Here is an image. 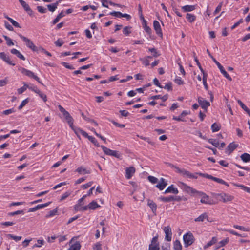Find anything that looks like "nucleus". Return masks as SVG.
Returning <instances> with one entry per match:
<instances>
[{
  "label": "nucleus",
  "mask_w": 250,
  "mask_h": 250,
  "mask_svg": "<svg viewBox=\"0 0 250 250\" xmlns=\"http://www.w3.org/2000/svg\"><path fill=\"white\" fill-rule=\"evenodd\" d=\"M170 166L172 168L175 169L176 172L179 173L184 177H187L190 179H197L198 178L197 175H200V174H203L200 172L192 173L185 169L180 168V167L173 165L170 164Z\"/></svg>",
  "instance_id": "f257e3e1"
},
{
  "label": "nucleus",
  "mask_w": 250,
  "mask_h": 250,
  "mask_svg": "<svg viewBox=\"0 0 250 250\" xmlns=\"http://www.w3.org/2000/svg\"><path fill=\"white\" fill-rule=\"evenodd\" d=\"M207 52L212 59L214 63L217 65L218 68L220 69L221 73L224 76L225 78H226L228 80L231 81L232 79L231 77L227 73V72L224 69L222 65L210 54L209 51L208 49L207 50Z\"/></svg>",
  "instance_id": "f03ea898"
},
{
  "label": "nucleus",
  "mask_w": 250,
  "mask_h": 250,
  "mask_svg": "<svg viewBox=\"0 0 250 250\" xmlns=\"http://www.w3.org/2000/svg\"><path fill=\"white\" fill-rule=\"evenodd\" d=\"M178 185L184 191L188 194L194 195L198 193V191L182 182H178Z\"/></svg>",
  "instance_id": "7ed1b4c3"
},
{
  "label": "nucleus",
  "mask_w": 250,
  "mask_h": 250,
  "mask_svg": "<svg viewBox=\"0 0 250 250\" xmlns=\"http://www.w3.org/2000/svg\"><path fill=\"white\" fill-rule=\"evenodd\" d=\"M19 37L21 39H22L26 44V45L31 49L33 51L38 52V49L37 46H36L33 43V42L27 38L22 36L21 34L19 35Z\"/></svg>",
  "instance_id": "20e7f679"
},
{
  "label": "nucleus",
  "mask_w": 250,
  "mask_h": 250,
  "mask_svg": "<svg viewBox=\"0 0 250 250\" xmlns=\"http://www.w3.org/2000/svg\"><path fill=\"white\" fill-rule=\"evenodd\" d=\"M183 240L185 247L190 246L194 242V237L192 234L188 232L184 234L183 236Z\"/></svg>",
  "instance_id": "39448f33"
},
{
  "label": "nucleus",
  "mask_w": 250,
  "mask_h": 250,
  "mask_svg": "<svg viewBox=\"0 0 250 250\" xmlns=\"http://www.w3.org/2000/svg\"><path fill=\"white\" fill-rule=\"evenodd\" d=\"M20 70L23 74L30 78H33L35 80H36L38 83H42L40 81V78L38 76L35 75L33 72L28 70L24 68H21Z\"/></svg>",
  "instance_id": "423d86ee"
},
{
  "label": "nucleus",
  "mask_w": 250,
  "mask_h": 250,
  "mask_svg": "<svg viewBox=\"0 0 250 250\" xmlns=\"http://www.w3.org/2000/svg\"><path fill=\"white\" fill-rule=\"evenodd\" d=\"M200 176L207 178L209 179H211L214 181H215L218 183H220V184L225 185L227 186V187L229 186V184L227 183V182H226L223 179L213 177V176H212L211 175H209L208 174H200Z\"/></svg>",
  "instance_id": "0eeeda50"
},
{
  "label": "nucleus",
  "mask_w": 250,
  "mask_h": 250,
  "mask_svg": "<svg viewBox=\"0 0 250 250\" xmlns=\"http://www.w3.org/2000/svg\"><path fill=\"white\" fill-rule=\"evenodd\" d=\"M101 147L106 155L114 156L117 158H120L121 156V155L118 151L111 150L104 146H101Z\"/></svg>",
  "instance_id": "6e6552de"
},
{
  "label": "nucleus",
  "mask_w": 250,
  "mask_h": 250,
  "mask_svg": "<svg viewBox=\"0 0 250 250\" xmlns=\"http://www.w3.org/2000/svg\"><path fill=\"white\" fill-rule=\"evenodd\" d=\"M216 197L219 198L220 200H222L224 203L231 201L234 199L233 196L225 193L217 194Z\"/></svg>",
  "instance_id": "1a4fd4ad"
},
{
  "label": "nucleus",
  "mask_w": 250,
  "mask_h": 250,
  "mask_svg": "<svg viewBox=\"0 0 250 250\" xmlns=\"http://www.w3.org/2000/svg\"><path fill=\"white\" fill-rule=\"evenodd\" d=\"M196 194H199V195L202 196V198L200 200V202L203 204H209L210 205L212 204L211 201L210 200L209 196L206 194L205 193L198 191V193H196Z\"/></svg>",
  "instance_id": "9d476101"
},
{
  "label": "nucleus",
  "mask_w": 250,
  "mask_h": 250,
  "mask_svg": "<svg viewBox=\"0 0 250 250\" xmlns=\"http://www.w3.org/2000/svg\"><path fill=\"white\" fill-rule=\"evenodd\" d=\"M163 230L165 233V239L167 241H170L172 239V230L169 226L165 227Z\"/></svg>",
  "instance_id": "9b49d317"
},
{
  "label": "nucleus",
  "mask_w": 250,
  "mask_h": 250,
  "mask_svg": "<svg viewBox=\"0 0 250 250\" xmlns=\"http://www.w3.org/2000/svg\"><path fill=\"white\" fill-rule=\"evenodd\" d=\"M198 102L201 107L205 111L207 110V108L210 105V103L204 98L199 97L198 98Z\"/></svg>",
  "instance_id": "f8f14e48"
},
{
  "label": "nucleus",
  "mask_w": 250,
  "mask_h": 250,
  "mask_svg": "<svg viewBox=\"0 0 250 250\" xmlns=\"http://www.w3.org/2000/svg\"><path fill=\"white\" fill-rule=\"evenodd\" d=\"M0 58L9 65L12 66L15 65V64L14 63H13L12 61L10 60V57L8 56H7L4 52L0 53Z\"/></svg>",
  "instance_id": "ddd939ff"
},
{
  "label": "nucleus",
  "mask_w": 250,
  "mask_h": 250,
  "mask_svg": "<svg viewBox=\"0 0 250 250\" xmlns=\"http://www.w3.org/2000/svg\"><path fill=\"white\" fill-rule=\"evenodd\" d=\"M135 172V168L133 167H127L125 169V177L127 179H130L133 174Z\"/></svg>",
  "instance_id": "4468645a"
},
{
  "label": "nucleus",
  "mask_w": 250,
  "mask_h": 250,
  "mask_svg": "<svg viewBox=\"0 0 250 250\" xmlns=\"http://www.w3.org/2000/svg\"><path fill=\"white\" fill-rule=\"evenodd\" d=\"M153 27L156 31V34L162 37L163 35L162 30L161 28L160 24L157 21L155 20L153 21Z\"/></svg>",
  "instance_id": "2eb2a0df"
},
{
  "label": "nucleus",
  "mask_w": 250,
  "mask_h": 250,
  "mask_svg": "<svg viewBox=\"0 0 250 250\" xmlns=\"http://www.w3.org/2000/svg\"><path fill=\"white\" fill-rule=\"evenodd\" d=\"M147 205L150 207L154 214L156 215L157 207L156 204L154 203L152 200L148 199Z\"/></svg>",
  "instance_id": "dca6fc26"
},
{
  "label": "nucleus",
  "mask_w": 250,
  "mask_h": 250,
  "mask_svg": "<svg viewBox=\"0 0 250 250\" xmlns=\"http://www.w3.org/2000/svg\"><path fill=\"white\" fill-rule=\"evenodd\" d=\"M19 2L23 7L24 10L28 12L29 15H31L32 14V10L30 8V6L28 4H27L24 0H19Z\"/></svg>",
  "instance_id": "f3484780"
},
{
  "label": "nucleus",
  "mask_w": 250,
  "mask_h": 250,
  "mask_svg": "<svg viewBox=\"0 0 250 250\" xmlns=\"http://www.w3.org/2000/svg\"><path fill=\"white\" fill-rule=\"evenodd\" d=\"M179 192L177 188L174 187L173 185L169 186L165 191V193H172L175 194H178Z\"/></svg>",
  "instance_id": "a211bd4d"
},
{
  "label": "nucleus",
  "mask_w": 250,
  "mask_h": 250,
  "mask_svg": "<svg viewBox=\"0 0 250 250\" xmlns=\"http://www.w3.org/2000/svg\"><path fill=\"white\" fill-rule=\"evenodd\" d=\"M205 219L209 221V218L207 213H204L200 215L198 217L194 219L195 222H203Z\"/></svg>",
  "instance_id": "6ab92c4d"
},
{
  "label": "nucleus",
  "mask_w": 250,
  "mask_h": 250,
  "mask_svg": "<svg viewBox=\"0 0 250 250\" xmlns=\"http://www.w3.org/2000/svg\"><path fill=\"white\" fill-rule=\"evenodd\" d=\"M167 184L163 178H161L160 182L156 186V187L159 188L160 190H163L166 187Z\"/></svg>",
  "instance_id": "aec40b11"
},
{
  "label": "nucleus",
  "mask_w": 250,
  "mask_h": 250,
  "mask_svg": "<svg viewBox=\"0 0 250 250\" xmlns=\"http://www.w3.org/2000/svg\"><path fill=\"white\" fill-rule=\"evenodd\" d=\"M11 53L17 56V57L22 60H25V58L18 50L16 49H12L11 50Z\"/></svg>",
  "instance_id": "412c9836"
},
{
  "label": "nucleus",
  "mask_w": 250,
  "mask_h": 250,
  "mask_svg": "<svg viewBox=\"0 0 250 250\" xmlns=\"http://www.w3.org/2000/svg\"><path fill=\"white\" fill-rule=\"evenodd\" d=\"M238 145L235 144L233 143H230L227 146L226 150L227 151H229V153H231L233 150H234L237 147Z\"/></svg>",
  "instance_id": "4be33fe9"
},
{
  "label": "nucleus",
  "mask_w": 250,
  "mask_h": 250,
  "mask_svg": "<svg viewBox=\"0 0 250 250\" xmlns=\"http://www.w3.org/2000/svg\"><path fill=\"white\" fill-rule=\"evenodd\" d=\"M217 241V238L216 237H213L211 240L209 241L206 245L204 246V249H207L209 247L212 246L215 244Z\"/></svg>",
  "instance_id": "5701e85b"
},
{
  "label": "nucleus",
  "mask_w": 250,
  "mask_h": 250,
  "mask_svg": "<svg viewBox=\"0 0 250 250\" xmlns=\"http://www.w3.org/2000/svg\"><path fill=\"white\" fill-rule=\"evenodd\" d=\"M76 171L80 174H89L90 173V170H87L83 167H80L76 169Z\"/></svg>",
  "instance_id": "b1692460"
},
{
  "label": "nucleus",
  "mask_w": 250,
  "mask_h": 250,
  "mask_svg": "<svg viewBox=\"0 0 250 250\" xmlns=\"http://www.w3.org/2000/svg\"><path fill=\"white\" fill-rule=\"evenodd\" d=\"M188 114V112L187 111H183L181 114L179 115V117H176L175 116H173L172 119L174 120L177 121H184V120L182 119V117L183 116H185Z\"/></svg>",
  "instance_id": "393cba45"
},
{
  "label": "nucleus",
  "mask_w": 250,
  "mask_h": 250,
  "mask_svg": "<svg viewBox=\"0 0 250 250\" xmlns=\"http://www.w3.org/2000/svg\"><path fill=\"white\" fill-rule=\"evenodd\" d=\"M182 9L185 12L192 11L195 9V6L188 5H185L182 7Z\"/></svg>",
  "instance_id": "a878e982"
},
{
  "label": "nucleus",
  "mask_w": 250,
  "mask_h": 250,
  "mask_svg": "<svg viewBox=\"0 0 250 250\" xmlns=\"http://www.w3.org/2000/svg\"><path fill=\"white\" fill-rule=\"evenodd\" d=\"M81 245L79 242H76L75 244L70 245L67 250H80L81 249Z\"/></svg>",
  "instance_id": "bb28decb"
},
{
  "label": "nucleus",
  "mask_w": 250,
  "mask_h": 250,
  "mask_svg": "<svg viewBox=\"0 0 250 250\" xmlns=\"http://www.w3.org/2000/svg\"><path fill=\"white\" fill-rule=\"evenodd\" d=\"M173 249L174 250H182V246L179 240H176L174 242Z\"/></svg>",
  "instance_id": "cd10ccee"
},
{
  "label": "nucleus",
  "mask_w": 250,
  "mask_h": 250,
  "mask_svg": "<svg viewBox=\"0 0 250 250\" xmlns=\"http://www.w3.org/2000/svg\"><path fill=\"white\" fill-rule=\"evenodd\" d=\"M241 160L244 162H249L250 161V155L247 153H244L240 156Z\"/></svg>",
  "instance_id": "c85d7f7f"
},
{
  "label": "nucleus",
  "mask_w": 250,
  "mask_h": 250,
  "mask_svg": "<svg viewBox=\"0 0 250 250\" xmlns=\"http://www.w3.org/2000/svg\"><path fill=\"white\" fill-rule=\"evenodd\" d=\"M211 128L213 132L218 131L221 128V125L219 124L214 123L211 125Z\"/></svg>",
  "instance_id": "c756f323"
},
{
  "label": "nucleus",
  "mask_w": 250,
  "mask_h": 250,
  "mask_svg": "<svg viewBox=\"0 0 250 250\" xmlns=\"http://www.w3.org/2000/svg\"><path fill=\"white\" fill-rule=\"evenodd\" d=\"M4 17L6 18L11 23V24L16 27L20 28V26L18 22L14 21L13 19L10 18L7 15H4Z\"/></svg>",
  "instance_id": "7c9ffc66"
},
{
  "label": "nucleus",
  "mask_w": 250,
  "mask_h": 250,
  "mask_svg": "<svg viewBox=\"0 0 250 250\" xmlns=\"http://www.w3.org/2000/svg\"><path fill=\"white\" fill-rule=\"evenodd\" d=\"M237 102L238 104L243 108V109H244L250 116V110L243 104L241 101L239 100Z\"/></svg>",
  "instance_id": "2f4dec72"
},
{
  "label": "nucleus",
  "mask_w": 250,
  "mask_h": 250,
  "mask_svg": "<svg viewBox=\"0 0 250 250\" xmlns=\"http://www.w3.org/2000/svg\"><path fill=\"white\" fill-rule=\"evenodd\" d=\"M58 108L60 111L62 112V113L63 114L64 118H66L67 116L70 115V114L67 112L65 109L61 105H58Z\"/></svg>",
  "instance_id": "473e14b6"
},
{
  "label": "nucleus",
  "mask_w": 250,
  "mask_h": 250,
  "mask_svg": "<svg viewBox=\"0 0 250 250\" xmlns=\"http://www.w3.org/2000/svg\"><path fill=\"white\" fill-rule=\"evenodd\" d=\"M174 197L173 196H170L168 197H161L160 200L165 202H168L172 201H174Z\"/></svg>",
  "instance_id": "72a5a7b5"
},
{
  "label": "nucleus",
  "mask_w": 250,
  "mask_h": 250,
  "mask_svg": "<svg viewBox=\"0 0 250 250\" xmlns=\"http://www.w3.org/2000/svg\"><path fill=\"white\" fill-rule=\"evenodd\" d=\"M233 227L236 229H239L240 230H242L244 231H250V228H245L242 226H239L238 225H234Z\"/></svg>",
  "instance_id": "f704fd0d"
},
{
  "label": "nucleus",
  "mask_w": 250,
  "mask_h": 250,
  "mask_svg": "<svg viewBox=\"0 0 250 250\" xmlns=\"http://www.w3.org/2000/svg\"><path fill=\"white\" fill-rule=\"evenodd\" d=\"M66 122H67V123L68 124V125H69V126L70 127V128H73V122H74V120L72 118V117L70 115L67 116L66 118H65Z\"/></svg>",
  "instance_id": "c9c22d12"
},
{
  "label": "nucleus",
  "mask_w": 250,
  "mask_h": 250,
  "mask_svg": "<svg viewBox=\"0 0 250 250\" xmlns=\"http://www.w3.org/2000/svg\"><path fill=\"white\" fill-rule=\"evenodd\" d=\"M66 122H67V123L68 124V125H69V126L70 127V128H73V122H74V120L72 118V117L70 115L67 116L66 118H65Z\"/></svg>",
  "instance_id": "e433bc0d"
},
{
  "label": "nucleus",
  "mask_w": 250,
  "mask_h": 250,
  "mask_svg": "<svg viewBox=\"0 0 250 250\" xmlns=\"http://www.w3.org/2000/svg\"><path fill=\"white\" fill-rule=\"evenodd\" d=\"M66 122H67V123L68 124V125H69V126L70 127V128H73V122H74V120L72 118V117L70 115L67 116L66 118H65Z\"/></svg>",
  "instance_id": "4c0bfd02"
},
{
  "label": "nucleus",
  "mask_w": 250,
  "mask_h": 250,
  "mask_svg": "<svg viewBox=\"0 0 250 250\" xmlns=\"http://www.w3.org/2000/svg\"><path fill=\"white\" fill-rule=\"evenodd\" d=\"M64 16V14L63 13V12L62 11L57 15V17L53 20V24H55L56 23H57L59 21V20Z\"/></svg>",
  "instance_id": "58836bf2"
},
{
  "label": "nucleus",
  "mask_w": 250,
  "mask_h": 250,
  "mask_svg": "<svg viewBox=\"0 0 250 250\" xmlns=\"http://www.w3.org/2000/svg\"><path fill=\"white\" fill-rule=\"evenodd\" d=\"M36 93L38 94L39 96L42 98L43 101L45 102L47 101V97L46 95L41 91L39 89L37 90Z\"/></svg>",
  "instance_id": "ea45409f"
},
{
  "label": "nucleus",
  "mask_w": 250,
  "mask_h": 250,
  "mask_svg": "<svg viewBox=\"0 0 250 250\" xmlns=\"http://www.w3.org/2000/svg\"><path fill=\"white\" fill-rule=\"evenodd\" d=\"M143 26L145 31L148 34H150L151 32V28L148 26L146 24V21L144 20V22L143 23Z\"/></svg>",
  "instance_id": "a19ab883"
},
{
  "label": "nucleus",
  "mask_w": 250,
  "mask_h": 250,
  "mask_svg": "<svg viewBox=\"0 0 250 250\" xmlns=\"http://www.w3.org/2000/svg\"><path fill=\"white\" fill-rule=\"evenodd\" d=\"M186 18L190 22H193L196 19V16L193 14L188 13L186 15Z\"/></svg>",
  "instance_id": "79ce46f5"
},
{
  "label": "nucleus",
  "mask_w": 250,
  "mask_h": 250,
  "mask_svg": "<svg viewBox=\"0 0 250 250\" xmlns=\"http://www.w3.org/2000/svg\"><path fill=\"white\" fill-rule=\"evenodd\" d=\"M89 209H95L100 206L98 205L97 203L94 201H92L89 204Z\"/></svg>",
  "instance_id": "37998d69"
},
{
  "label": "nucleus",
  "mask_w": 250,
  "mask_h": 250,
  "mask_svg": "<svg viewBox=\"0 0 250 250\" xmlns=\"http://www.w3.org/2000/svg\"><path fill=\"white\" fill-rule=\"evenodd\" d=\"M208 142L216 147H219V143L218 141L213 139H208Z\"/></svg>",
  "instance_id": "c03bdc74"
},
{
  "label": "nucleus",
  "mask_w": 250,
  "mask_h": 250,
  "mask_svg": "<svg viewBox=\"0 0 250 250\" xmlns=\"http://www.w3.org/2000/svg\"><path fill=\"white\" fill-rule=\"evenodd\" d=\"M233 185H234V186H235L236 187L240 188L242 189H243V190L247 192H248V191L250 189V188L246 187L242 184H238L234 183V184H233Z\"/></svg>",
  "instance_id": "a18cd8bd"
},
{
  "label": "nucleus",
  "mask_w": 250,
  "mask_h": 250,
  "mask_svg": "<svg viewBox=\"0 0 250 250\" xmlns=\"http://www.w3.org/2000/svg\"><path fill=\"white\" fill-rule=\"evenodd\" d=\"M27 87H28V85L26 84H24V85L22 87L17 89L18 93L19 94H22L26 90Z\"/></svg>",
  "instance_id": "49530a36"
},
{
  "label": "nucleus",
  "mask_w": 250,
  "mask_h": 250,
  "mask_svg": "<svg viewBox=\"0 0 250 250\" xmlns=\"http://www.w3.org/2000/svg\"><path fill=\"white\" fill-rule=\"evenodd\" d=\"M174 82L178 85H183L185 83L182 80L180 77H176L174 80Z\"/></svg>",
  "instance_id": "de8ad7c7"
},
{
  "label": "nucleus",
  "mask_w": 250,
  "mask_h": 250,
  "mask_svg": "<svg viewBox=\"0 0 250 250\" xmlns=\"http://www.w3.org/2000/svg\"><path fill=\"white\" fill-rule=\"evenodd\" d=\"M88 140L93 143L96 146L101 147V146L99 145L97 140L94 137L92 136L89 137Z\"/></svg>",
  "instance_id": "09e8293b"
},
{
  "label": "nucleus",
  "mask_w": 250,
  "mask_h": 250,
  "mask_svg": "<svg viewBox=\"0 0 250 250\" xmlns=\"http://www.w3.org/2000/svg\"><path fill=\"white\" fill-rule=\"evenodd\" d=\"M3 38L5 39V40L6 41V43L7 45L8 46H11L14 45V43L12 41V40L9 38L8 36L6 35L3 36Z\"/></svg>",
  "instance_id": "8fccbe9b"
},
{
  "label": "nucleus",
  "mask_w": 250,
  "mask_h": 250,
  "mask_svg": "<svg viewBox=\"0 0 250 250\" xmlns=\"http://www.w3.org/2000/svg\"><path fill=\"white\" fill-rule=\"evenodd\" d=\"M160 248L158 244H151L149 246V250H159Z\"/></svg>",
  "instance_id": "3c124183"
},
{
  "label": "nucleus",
  "mask_w": 250,
  "mask_h": 250,
  "mask_svg": "<svg viewBox=\"0 0 250 250\" xmlns=\"http://www.w3.org/2000/svg\"><path fill=\"white\" fill-rule=\"evenodd\" d=\"M7 237L8 238H10L11 239H12L16 241H20V240L21 239V238H22L21 236H14V235H13L12 234H7Z\"/></svg>",
  "instance_id": "603ef678"
},
{
  "label": "nucleus",
  "mask_w": 250,
  "mask_h": 250,
  "mask_svg": "<svg viewBox=\"0 0 250 250\" xmlns=\"http://www.w3.org/2000/svg\"><path fill=\"white\" fill-rule=\"evenodd\" d=\"M57 212V209H55L50 210L48 214H47L45 217H46V218H49V217L54 216L56 214Z\"/></svg>",
  "instance_id": "864d4df0"
},
{
  "label": "nucleus",
  "mask_w": 250,
  "mask_h": 250,
  "mask_svg": "<svg viewBox=\"0 0 250 250\" xmlns=\"http://www.w3.org/2000/svg\"><path fill=\"white\" fill-rule=\"evenodd\" d=\"M71 128L75 132L77 136L80 138V134H81V131H82V129L80 128L75 127L74 126H73V128Z\"/></svg>",
  "instance_id": "5fc2aeb1"
},
{
  "label": "nucleus",
  "mask_w": 250,
  "mask_h": 250,
  "mask_svg": "<svg viewBox=\"0 0 250 250\" xmlns=\"http://www.w3.org/2000/svg\"><path fill=\"white\" fill-rule=\"evenodd\" d=\"M164 89H167L168 91H171L172 90V84L171 82H168L165 84V86L162 87Z\"/></svg>",
  "instance_id": "6e6d98bb"
},
{
  "label": "nucleus",
  "mask_w": 250,
  "mask_h": 250,
  "mask_svg": "<svg viewBox=\"0 0 250 250\" xmlns=\"http://www.w3.org/2000/svg\"><path fill=\"white\" fill-rule=\"evenodd\" d=\"M71 193V191H67L63 193L61 197L60 201H63L67 198Z\"/></svg>",
  "instance_id": "4d7b16f0"
},
{
  "label": "nucleus",
  "mask_w": 250,
  "mask_h": 250,
  "mask_svg": "<svg viewBox=\"0 0 250 250\" xmlns=\"http://www.w3.org/2000/svg\"><path fill=\"white\" fill-rule=\"evenodd\" d=\"M23 213H24V211L23 210H17V211H14V212L9 213L8 215L10 216H14L16 215L23 214Z\"/></svg>",
  "instance_id": "13d9d810"
},
{
  "label": "nucleus",
  "mask_w": 250,
  "mask_h": 250,
  "mask_svg": "<svg viewBox=\"0 0 250 250\" xmlns=\"http://www.w3.org/2000/svg\"><path fill=\"white\" fill-rule=\"evenodd\" d=\"M50 203V202H48V203H46L43 204L38 205L36 206V210H38L39 209H40L44 208V207H46L47 206H48Z\"/></svg>",
  "instance_id": "bf43d9fd"
},
{
  "label": "nucleus",
  "mask_w": 250,
  "mask_h": 250,
  "mask_svg": "<svg viewBox=\"0 0 250 250\" xmlns=\"http://www.w3.org/2000/svg\"><path fill=\"white\" fill-rule=\"evenodd\" d=\"M93 249L94 250H101L102 249V245L100 242H97L93 245Z\"/></svg>",
  "instance_id": "052dcab7"
},
{
  "label": "nucleus",
  "mask_w": 250,
  "mask_h": 250,
  "mask_svg": "<svg viewBox=\"0 0 250 250\" xmlns=\"http://www.w3.org/2000/svg\"><path fill=\"white\" fill-rule=\"evenodd\" d=\"M148 179L152 184H155L158 182V179L153 176H149Z\"/></svg>",
  "instance_id": "680f3d73"
},
{
  "label": "nucleus",
  "mask_w": 250,
  "mask_h": 250,
  "mask_svg": "<svg viewBox=\"0 0 250 250\" xmlns=\"http://www.w3.org/2000/svg\"><path fill=\"white\" fill-rule=\"evenodd\" d=\"M140 60L146 66H148L149 65V61L147 58H140Z\"/></svg>",
  "instance_id": "e2e57ef3"
},
{
  "label": "nucleus",
  "mask_w": 250,
  "mask_h": 250,
  "mask_svg": "<svg viewBox=\"0 0 250 250\" xmlns=\"http://www.w3.org/2000/svg\"><path fill=\"white\" fill-rule=\"evenodd\" d=\"M28 102V99H25L24 100L22 101L21 104L19 106L18 109L19 110H21L23 107H24Z\"/></svg>",
  "instance_id": "0e129e2a"
},
{
  "label": "nucleus",
  "mask_w": 250,
  "mask_h": 250,
  "mask_svg": "<svg viewBox=\"0 0 250 250\" xmlns=\"http://www.w3.org/2000/svg\"><path fill=\"white\" fill-rule=\"evenodd\" d=\"M222 5H223V2H221L219 4V5H218V6L216 7V9L214 11V13H213L214 15L217 14L219 12H220L221 11Z\"/></svg>",
  "instance_id": "69168bd1"
},
{
  "label": "nucleus",
  "mask_w": 250,
  "mask_h": 250,
  "mask_svg": "<svg viewBox=\"0 0 250 250\" xmlns=\"http://www.w3.org/2000/svg\"><path fill=\"white\" fill-rule=\"evenodd\" d=\"M92 184H93V182H92V181L89 182L85 184H84V185H83L82 186H81V188L83 189H87L89 187H91V185H92Z\"/></svg>",
  "instance_id": "338daca9"
},
{
  "label": "nucleus",
  "mask_w": 250,
  "mask_h": 250,
  "mask_svg": "<svg viewBox=\"0 0 250 250\" xmlns=\"http://www.w3.org/2000/svg\"><path fill=\"white\" fill-rule=\"evenodd\" d=\"M64 43V42L61 39H58V40H57L55 42V44L57 46H58V47H61L62 46L63 44Z\"/></svg>",
  "instance_id": "774afa93"
}]
</instances>
